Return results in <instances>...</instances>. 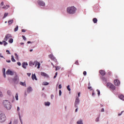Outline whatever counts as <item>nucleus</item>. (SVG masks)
Here are the masks:
<instances>
[{"label":"nucleus","instance_id":"1","mask_svg":"<svg viewBox=\"0 0 124 124\" xmlns=\"http://www.w3.org/2000/svg\"><path fill=\"white\" fill-rule=\"evenodd\" d=\"M67 12L69 14H74L76 12V8L74 6L69 7L67 8Z\"/></svg>","mask_w":124,"mask_h":124},{"label":"nucleus","instance_id":"2","mask_svg":"<svg viewBox=\"0 0 124 124\" xmlns=\"http://www.w3.org/2000/svg\"><path fill=\"white\" fill-rule=\"evenodd\" d=\"M3 104L4 105V107L6 108L7 110H10L11 109V104L10 102L7 100H6L3 101Z\"/></svg>","mask_w":124,"mask_h":124},{"label":"nucleus","instance_id":"3","mask_svg":"<svg viewBox=\"0 0 124 124\" xmlns=\"http://www.w3.org/2000/svg\"><path fill=\"white\" fill-rule=\"evenodd\" d=\"M6 121V116L5 114L2 113V112L0 111V123H4Z\"/></svg>","mask_w":124,"mask_h":124},{"label":"nucleus","instance_id":"4","mask_svg":"<svg viewBox=\"0 0 124 124\" xmlns=\"http://www.w3.org/2000/svg\"><path fill=\"white\" fill-rule=\"evenodd\" d=\"M107 86L109 88L111 91H115V90H116V87L111 83H108Z\"/></svg>","mask_w":124,"mask_h":124},{"label":"nucleus","instance_id":"5","mask_svg":"<svg viewBox=\"0 0 124 124\" xmlns=\"http://www.w3.org/2000/svg\"><path fill=\"white\" fill-rule=\"evenodd\" d=\"M80 102V100H79V98L77 97L76 99L75 102V106L76 108H77L78 104H79V103Z\"/></svg>","mask_w":124,"mask_h":124},{"label":"nucleus","instance_id":"6","mask_svg":"<svg viewBox=\"0 0 124 124\" xmlns=\"http://www.w3.org/2000/svg\"><path fill=\"white\" fill-rule=\"evenodd\" d=\"M6 74L7 75H11L12 76L14 75V72H13L12 71L10 70H8L6 72Z\"/></svg>","mask_w":124,"mask_h":124},{"label":"nucleus","instance_id":"7","mask_svg":"<svg viewBox=\"0 0 124 124\" xmlns=\"http://www.w3.org/2000/svg\"><path fill=\"white\" fill-rule=\"evenodd\" d=\"M11 37H12V36H11V34H7L5 35V37L4 40H5V41H7V40H8V39H9V38H11Z\"/></svg>","mask_w":124,"mask_h":124},{"label":"nucleus","instance_id":"8","mask_svg":"<svg viewBox=\"0 0 124 124\" xmlns=\"http://www.w3.org/2000/svg\"><path fill=\"white\" fill-rule=\"evenodd\" d=\"M37 3L39 5H41V6H45V2H44L43 1L38 0Z\"/></svg>","mask_w":124,"mask_h":124},{"label":"nucleus","instance_id":"9","mask_svg":"<svg viewBox=\"0 0 124 124\" xmlns=\"http://www.w3.org/2000/svg\"><path fill=\"white\" fill-rule=\"evenodd\" d=\"M114 83L115 86H120V84H121L120 80H119V79H115L114 81Z\"/></svg>","mask_w":124,"mask_h":124},{"label":"nucleus","instance_id":"10","mask_svg":"<svg viewBox=\"0 0 124 124\" xmlns=\"http://www.w3.org/2000/svg\"><path fill=\"white\" fill-rule=\"evenodd\" d=\"M34 65H35V67H36L38 65L37 68H40V63H39V62L35 61L34 62Z\"/></svg>","mask_w":124,"mask_h":124},{"label":"nucleus","instance_id":"11","mask_svg":"<svg viewBox=\"0 0 124 124\" xmlns=\"http://www.w3.org/2000/svg\"><path fill=\"white\" fill-rule=\"evenodd\" d=\"M41 75L42 76H44V77H46V78H49V76L47 74H46V73H44L43 72H41Z\"/></svg>","mask_w":124,"mask_h":124},{"label":"nucleus","instance_id":"12","mask_svg":"<svg viewBox=\"0 0 124 124\" xmlns=\"http://www.w3.org/2000/svg\"><path fill=\"white\" fill-rule=\"evenodd\" d=\"M99 72L100 74L102 75V76H105V75L106 74V72H105V71L103 70H100Z\"/></svg>","mask_w":124,"mask_h":124},{"label":"nucleus","instance_id":"13","mask_svg":"<svg viewBox=\"0 0 124 124\" xmlns=\"http://www.w3.org/2000/svg\"><path fill=\"white\" fill-rule=\"evenodd\" d=\"M31 78L32 80H36V81H37V78H36V76H35V74H32L31 76Z\"/></svg>","mask_w":124,"mask_h":124},{"label":"nucleus","instance_id":"14","mask_svg":"<svg viewBox=\"0 0 124 124\" xmlns=\"http://www.w3.org/2000/svg\"><path fill=\"white\" fill-rule=\"evenodd\" d=\"M27 65H28V63L24 62L22 63V67H23V68H27Z\"/></svg>","mask_w":124,"mask_h":124},{"label":"nucleus","instance_id":"15","mask_svg":"<svg viewBox=\"0 0 124 124\" xmlns=\"http://www.w3.org/2000/svg\"><path fill=\"white\" fill-rule=\"evenodd\" d=\"M10 6H9V5H5L3 7H2V9H8V8H9Z\"/></svg>","mask_w":124,"mask_h":124},{"label":"nucleus","instance_id":"16","mask_svg":"<svg viewBox=\"0 0 124 124\" xmlns=\"http://www.w3.org/2000/svg\"><path fill=\"white\" fill-rule=\"evenodd\" d=\"M31 91H32V89L31 88V87H29L27 88V92L28 93H31Z\"/></svg>","mask_w":124,"mask_h":124},{"label":"nucleus","instance_id":"17","mask_svg":"<svg viewBox=\"0 0 124 124\" xmlns=\"http://www.w3.org/2000/svg\"><path fill=\"white\" fill-rule=\"evenodd\" d=\"M11 61L13 62H16V60L14 59V56H13V55H11Z\"/></svg>","mask_w":124,"mask_h":124},{"label":"nucleus","instance_id":"18","mask_svg":"<svg viewBox=\"0 0 124 124\" xmlns=\"http://www.w3.org/2000/svg\"><path fill=\"white\" fill-rule=\"evenodd\" d=\"M119 97L122 100H124V95H120L119 96Z\"/></svg>","mask_w":124,"mask_h":124},{"label":"nucleus","instance_id":"19","mask_svg":"<svg viewBox=\"0 0 124 124\" xmlns=\"http://www.w3.org/2000/svg\"><path fill=\"white\" fill-rule=\"evenodd\" d=\"M93 21L94 24H96V23H97V18H93Z\"/></svg>","mask_w":124,"mask_h":124},{"label":"nucleus","instance_id":"20","mask_svg":"<svg viewBox=\"0 0 124 124\" xmlns=\"http://www.w3.org/2000/svg\"><path fill=\"white\" fill-rule=\"evenodd\" d=\"M20 85H21V86H23L24 87H26V83L25 82H20Z\"/></svg>","mask_w":124,"mask_h":124},{"label":"nucleus","instance_id":"21","mask_svg":"<svg viewBox=\"0 0 124 124\" xmlns=\"http://www.w3.org/2000/svg\"><path fill=\"white\" fill-rule=\"evenodd\" d=\"M29 65H30L31 66H32V65H34V62H33L31 61V62H29Z\"/></svg>","mask_w":124,"mask_h":124},{"label":"nucleus","instance_id":"22","mask_svg":"<svg viewBox=\"0 0 124 124\" xmlns=\"http://www.w3.org/2000/svg\"><path fill=\"white\" fill-rule=\"evenodd\" d=\"M2 71H3V76L5 78V77H6V76H5V68H3Z\"/></svg>","mask_w":124,"mask_h":124},{"label":"nucleus","instance_id":"23","mask_svg":"<svg viewBox=\"0 0 124 124\" xmlns=\"http://www.w3.org/2000/svg\"><path fill=\"white\" fill-rule=\"evenodd\" d=\"M8 23L9 25H11V24H12L13 23V19L9 20L8 21Z\"/></svg>","mask_w":124,"mask_h":124},{"label":"nucleus","instance_id":"24","mask_svg":"<svg viewBox=\"0 0 124 124\" xmlns=\"http://www.w3.org/2000/svg\"><path fill=\"white\" fill-rule=\"evenodd\" d=\"M78 124H83V121L82 120H79L77 122Z\"/></svg>","mask_w":124,"mask_h":124},{"label":"nucleus","instance_id":"25","mask_svg":"<svg viewBox=\"0 0 124 124\" xmlns=\"http://www.w3.org/2000/svg\"><path fill=\"white\" fill-rule=\"evenodd\" d=\"M50 102H47L45 103V106H50Z\"/></svg>","mask_w":124,"mask_h":124},{"label":"nucleus","instance_id":"26","mask_svg":"<svg viewBox=\"0 0 124 124\" xmlns=\"http://www.w3.org/2000/svg\"><path fill=\"white\" fill-rule=\"evenodd\" d=\"M12 94V93H11V91H10V90H8L7 91V94H8V95H11Z\"/></svg>","mask_w":124,"mask_h":124},{"label":"nucleus","instance_id":"27","mask_svg":"<svg viewBox=\"0 0 124 124\" xmlns=\"http://www.w3.org/2000/svg\"><path fill=\"white\" fill-rule=\"evenodd\" d=\"M15 56L16 57V60H19V57L18 56V55H17V53H15Z\"/></svg>","mask_w":124,"mask_h":124},{"label":"nucleus","instance_id":"28","mask_svg":"<svg viewBox=\"0 0 124 124\" xmlns=\"http://www.w3.org/2000/svg\"><path fill=\"white\" fill-rule=\"evenodd\" d=\"M43 85H44V86H47V85H49V83L47 82H43Z\"/></svg>","mask_w":124,"mask_h":124},{"label":"nucleus","instance_id":"29","mask_svg":"<svg viewBox=\"0 0 124 124\" xmlns=\"http://www.w3.org/2000/svg\"><path fill=\"white\" fill-rule=\"evenodd\" d=\"M9 43H13V39L11 38L9 40Z\"/></svg>","mask_w":124,"mask_h":124},{"label":"nucleus","instance_id":"30","mask_svg":"<svg viewBox=\"0 0 124 124\" xmlns=\"http://www.w3.org/2000/svg\"><path fill=\"white\" fill-rule=\"evenodd\" d=\"M67 89L68 90V91H69V92H70V91H71V89H70V86L68 85L67 86Z\"/></svg>","mask_w":124,"mask_h":124},{"label":"nucleus","instance_id":"31","mask_svg":"<svg viewBox=\"0 0 124 124\" xmlns=\"http://www.w3.org/2000/svg\"><path fill=\"white\" fill-rule=\"evenodd\" d=\"M56 70H59V69H61V67L60 66H55Z\"/></svg>","mask_w":124,"mask_h":124},{"label":"nucleus","instance_id":"32","mask_svg":"<svg viewBox=\"0 0 124 124\" xmlns=\"http://www.w3.org/2000/svg\"><path fill=\"white\" fill-rule=\"evenodd\" d=\"M8 16V13H5L3 18H5V17H7Z\"/></svg>","mask_w":124,"mask_h":124},{"label":"nucleus","instance_id":"33","mask_svg":"<svg viewBox=\"0 0 124 124\" xmlns=\"http://www.w3.org/2000/svg\"><path fill=\"white\" fill-rule=\"evenodd\" d=\"M51 60H52V61H54L55 62H57V60L56 59V57H53Z\"/></svg>","mask_w":124,"mask_h":124},{"label":"nucleus","instance_id":"34","mask_svg":"<svg viewBox=\"0 0 124 124\" xmlns=\"http://www.w3.org/2000/svg\"><path fill=\"white\" fill-rule=\"evenodd\" d=\"M54 57V56H53V54H50L49 55V58H50V59H51V60L52 59V58Z\"/></svg>","mask_w":124,"mask_h":124},{"label":"nucleus","instance_id":"35","mask_svg":"<svg viewBox=\"0 0 124 124\" xmlns=\"http://www.w3.org/2000/svg\"><path fill=\"white\" fill-rule=\"evenodd\" d=\"M18 26H16V27L14 29V31H18Z\"/></svg>","mask_w":124,"mask_h":124},{"label":"nucleus","instance_id":"36","mask_svg":"<svg viewBox=\"0 0 124 124\" xmlns=\"http://www.w3.org/2000/svg\"><path fill=\"white\" fill-rule=\"evenodd\" d=\"M96 92L98 93V95H100V91L98 89H97Z\"/></svg>","mask_w":124,"mask_h":124},{"label":"nucleus","instance_id":"37","mask_svg":"<svg viewBox=\"0 0 124 124\" xmlns=\"http://www.w3.org/2000/svg\"><path fill=\"white\" fill-rule=\"evenodd\" d=\"M15 97H16V100H18V93H16Z\"/></svg>","mask_w":124,"mask_h":124},{"label":"nucleus","instance_id":"38","mask_svg":"<svg viewBox=\"0 0 124 124\" xmlns=\"http://www.w3.org/2000/svg\"><path fill=\"white\" fill-rule=\"evenodd\" d=\"M112 74V73H111L110 71H108V75L109 76H111V75Z\"/></svg>","mask_w":124,"mask_h":124},{"label":"nucleus","instance_id":"39","mask_svg":"<svg viewBox=\"0 0 124 124\" xmlns=\"http://www.w3.org/2000/svg\"><path fill=\"white\" fill-rule=\"evenodd\" d=\"M3 42L4 43V46L7 45V42H5V41H3Z\"/></svg>","mask_w":124,"mask_h":124},{"label":"nucleus","instance_id":"40","mask_svg":"<svg viewBox=\"0 0 124 124\" xmlns=\"http://www.w3.org/2000/svg\"><path fill=\"white\" fill-rule=\"evenodd\" d=\"M75 64H77V65H79V62L78 61H77L75 62Z\"/></svg>","mask_w":124,"mask_h":124},{"label":"nucleus","instance_id":"41","mask_svg":"<svg viewBox=\"0 0 124 124\" xmlns=\"http://www.w3.org/2000/svg\"><path fill=\"white\" fill-rule=\"evenodd\" d=\"M0 96L1 97H2L3 95H2V92H1V91H0Z\"/></svg>","mask_w":124,"mask_h":124},{"label":"nucleus","instance_id":"42","mask_svg":"<svg viewBox=\"0 0 124 124\" xmlns=\"http://www.w3.org/2000/svg\"><path fill=\"white\" fill-rule=\"evenodd\" d=\"M22 38L24 39V40H27V38L24 35L22 36Z\"/></svg>","mask_w":124,"mask_h":124},{"label":"nucleus","instance_id":"43","mask_svg":"<svg viewBox=\"0 0 124 124\" xmlns=\"http://www.w3.org/2000/svg\"><path fill=\"white\" fill-rule=\"evenodd\" d=\"M21 31H22V32H26V31H27L25 29H22L21 30Z\"/></svg>","mask_w":124,"mask_h":124},{"label":"nucleus","instance_id":"44","mask_svg":"<svg viewBox=\"0 0 124 124\" xmlns=\"http://www.w3.org/2000/svg\"><path fill=\"white\" fill-rule=\"evenodd\" d=\"M59 95L60 96L62 95V90H59Z\"/></svg>","mask_w":124,"mask_h":124},{"label":"nucleus","instance_id":"45","mask_svg":"<svg viewBox=\"0 0 124 124\" xmlns=\"http://www.w3.org/2000/svg\"><path fill=\"white\" fill-rule=\"evenodd\" d=\"M6 52H7V53H8V54H9V55H10V51H9V50H6Z\"/></svg>","mask_w":124,"mask_h":124},{"label":"nucleus","instance_id":"46","mask_svg":"<svg viewBox=\"0 0 124 124\" xmlns=\"http://www.w3.org/2000/svg\"><path fill=\"white\" fill-rule=\"evenodd\" d=\"M83 75H84L85 76H86V75H87V72L84 71V72H83Z\"/></svg>","mask_w":124,"mask_h":124},{"label":"nucleus","instance_id":"47","mask_svg":"<svg viewBox=\"0 0 124 124\" xmlns=\"http://www.w3.org/2000/svg\"><path fill=\"white\" fill-rule=\"evenodd\" d=\"M95 121H96V122H99V117H97V118L96 119Z\"/></svg>","mask_w":124,"mask_h":124},{"label":"nucleus","instance_id":"48","mask_svg":"<svg viewBox=\"0 0 124 124\" xmlns=\"http://www.w3.org/2000/svg\"><path fill=\"white\" fill-rule=\"evenodd\" d=\"M4 3H3V2H1V3H0V6H2L4 5Z\"/></svg>","mask_w":124,"mask_h":124},{"label":"nucleus","instance_id":"49","mask_svg":"<svg viewBox=\"0 0 124 124\" xmlns=\"http://www.w3.org/2000/svg\"><path fill=\"white\" fill-rule=\"evenodd\" d=\"M31 73H27V75H28V76H29V77H30V76H31Z\"/></svg>","mask_w":124,"mask_h":124},{"label":"nucleus","instance_id":"50","mask_svg":"<svg viewBox=\"0 0 124 124\" xmlns=\"http://www.w3.org/2000/svg\"><path fill=\"white\" fill-rule=\"evenodd\" d=\"M17 63L18 65H19V66H21V62H17Z\"/></svg>","mask_w":124,"mask_h":124},{"label":"nucleus","instance_id":"51","mask_svg":"<svg viewBox=\"0 0 124 124\" xmlns=\"http://www.w3.org/2000/svg\"><path fill=\"white\" fill-rule=\"evenodd\" d=\"M59 89H62V84L59 85Z\"/></svg>","mask_w":124,"mask_h":124},{"label":"nucleus","instance_id":"52","mask_svg":"<svg viewBox=\"0 0 124 124\" xmlns=\"http://www.w3.org/2000/svg\"><path fill=\"white\" fill-rule=\"evenodd\" d=\"M123 113H124V111H122L121 112V113L118 114V116H121V115H122V114H123Z\"/></svg>","mask_w":124,"mask_h":124},{"label":"nucleus","instance_id":"53","mask_svg":"<svg viewBox=\"0 0 124 124\" xmlns=\"http://www.w3.org/2000/svg\"><path fill=\"white\" fill-rule=\"evenodd\" d=\"M101 112H104V108H101Z\"/></svg>","mask_w":124,"mask_h":124},{"label":"nucleus","instance_id":"54","mask_svg":"<svg viewBox=\"0 0 124 124\" xmlns=\"http://www.w3.org/2000/svg\"><path fill=\"white\" fill-rule=\"evenodd\" d=\"M53 97H54V95L51 94V99H53Z\"/></svg>","mask_w":124,"mask_h":124},{"label":"nucleus","instance_id":"55","mask_svg":"<svg viewBox=\"0 0 124 124\" xmlns=\"http://www.w3.org/2000/svg\"><path fill=\"white\" fill-rule=\"evenodd\" d=\"M95 94V93H94V91H93V93H92V95H93H93Z\"/></svg>","mask_w":124,"mask_h":124},{"label":"nucleus","instance_id":"56","mask_svg":"<svg viewBox=\"0 0 124 124\" xmlns=\"http://www.w3.org/2000/svg\"><path fill=\"white\" fill-rule=\"evenodd\" d=\"M7 62H11V61L10 60H6Z\"/></svg>","mask_w":124,"mask_h":124},{"label":"nucleus","instance_id":"57","mask_svg":"<svg viewBox=\"0 0 124 124\" xmlns=\"http://www.w3.org/2000/svg\"><path fill=\"white\" fill-rule=\"evenodd\" d=\"M14 81L15 82V81H17V78H14Z\"/></svg>","mask_w":124,"mask_h":124},{"label":"nucleus","instance_id":"58","mask_svg":"<svg viewBox=\"0 0 124 124\" xmlns=\"http://www.w3.org/2000/svg\"><path fill=\"white\" fill-rule=\"evenodd\" d=\"M20 110V108H19V107H17V111H19Z\"/></svg>","mask_w":124,"mask_h":124},{"label":"nucleus","instance_id":"59","mask_svg":"<svg viewBox=\"0 0 124 124\" xmlns=\"http://www.w3.org/2000/svg\"><path fill=\"white\" fill-rule=\"evenodd\" d=\"M28 44H30V43H31V41H28L27 42Z\"/></svg>","mask_w":124,"mask_h":124},{"label":"nucleus","instance_id":"60","mask_svg":"<svg viewBox=\"0 0 124 124\" xmlns=\"http://www.w3.org/2000/svg\"><path fill=\"white\" fill-rule=\"evenodd\" d=\"M88 89L89 90H91V89H92V87H88Z\"/></svg>","mask_w":124,"mask_h":124},{"label":"nucleus","instance_id":"61","mask_svg":"<svg viewBox=\"0 0 124 124\" xmlns=\"http://www.w3.org/2000/svg\"><path fill=\"white\" fill-rule=\"evenodd\" d=\"M80 93H78V97H80Z\"/></svg>","mask_w":124,"mask_h":124},{"label":"nucleus","instance_id":"62","mask_svg":"<svg viewBox=\"0 0 124 124\" xmlns=\"http://www.w3.org/2000/svg\"><path fill=\"white\" fill-rule=\"evenodd\" d=\"M51 64L53 66V67H55V65H54V64H53L52 62H51Z\"/></svg>","mask_w":124,"mask_h":124},{"label":"nucleus","instance_id":"63","mask_svg":"<svg viewBox=\"0 0 124 124\" xmlns=\"http://www.w3.org/2000/svg\"><path fill=\"white\" fill-rule=\"evenodd\" d=\"M0 58H3V56H1V54H0Z\"/></svg>","mask_w":124,"mask_h":124},{"label":"nucleus","instance_id":"64","mask_svg":"<svg viewBox=\"0 0 124 124\" xmlns=\"http://www.w3.org/2000/svg\"><path fill=\"white\" fill-rule=\"evenodd\" d=\"M77 111H78V108H76V110H75V112H77Z\"/></svg>","mask_w":124,"mask_h":124}]
</instances>
